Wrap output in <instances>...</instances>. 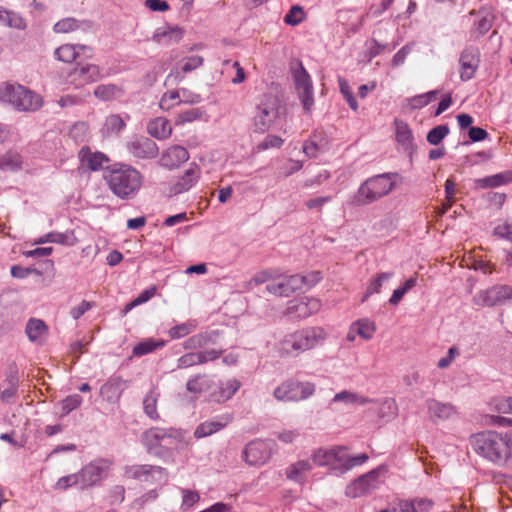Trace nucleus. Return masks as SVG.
Here are the masks:
<instances>
[{
    "instance_id": "7ed1b4c3",
    "label": "nucleus",
    "mask_w": 512,
    "mask_h": 512,
    "mask_svg": "<svg viewBox=\"0 0 512 512\" xmlns=\"http://www.w3.org/2000/svg\"><path fill=\"white\" fill-rule=\"evenodd\" d=\"M326 339L327 333L322 327H305L285 334L278 342V351L282 356L297 357L322 345Z\"/></svg>"
},
{
    "instance_id": "4c0bfd02",
    "label": "nucleus",
    "mask_w": 512,
    "mask_h": 512,
    "mask_svg": "<svg viewBox=\"0 0 512 512\" xmlns=\"http://www.w3.org/2000/svg\"><path fill=\"white\" fill-rule=\"evenodd\" d=\"M56 243L62 245H74L75 237L73 232H49L34 241V244Z\"/></svg>"
},
{
    "instance_id": "39448f33",
    "label": "nucleus",
    "mask_w": 512,
    "mask_h": 512,
    "mask_svg": "<svg viewBox=\"0 0 512 512\" xmlns=\"http://www.w3.org/2000/svg\"><path fill=\"white\" fill-rule=\"evenodd\" d=\"M105 179L111 192L122 200L134 198L143 184L142 174L129 165L114 167Z\"/></svg>"
},
{
    "instance_id": "20e7f679",
    "label": "nucleus",
    "mask_w": 512,
    "mask_h": 512,
    "mask_svg": "<svg viewBox=\"0 0 512 512\" xmlns=\"http://www.w3.org/2000/svg\"><path fill=\"white\" fill-rule=\"evenodd\" d=\"M397 173H382L366 179L351 200L353 206H367L389 195L396 188Z\"/></svg>"
},
{
    "instance_id": "cd10ccee",
    "label": "nucleus",
    "mask_w": 512,
    "mask_h": 512,
    "mask_svg": "<svg viewBox=\"0 0 512 512\" xmlns=\"http://www.w3.org/2000/svg\"><path fill=\"white\" fill-rule=\"evenodd\" d=\"M79 160L83 167L92 171L100 170L108 162L107 156L102 152H93L89 147H82L79 151Z\"/></svg>"
},
{
    "instance_id": "a19ab883",
    "label": "nucleus",
    "mask_w": 512,
    "mask_h": 512,
    "mask_svg": "<svg viewBox=\"0 0 512 512\" xmlns=\"http://www.w3.org/2000/svg\"><path fill=\"white\" fill-rule=\"evenodd\" d=\"M94 95L103 101H110L121 97L123 90L115 84H102L95 88Z\"/></svg>"
},
{
    "instance_id": "de8ad7c7",
    "label": "nucleus",
    "mask_w": 512,
    "mask_h": 512,
    "mask_svg": "<svg viewBox=\"0 0 512 512\" xmlns=\"http://www.w3.org/2000/svg\"><path fill=\"white\" fill-rule=\"evenodd\" d=\"M183 37L182 29L178 27L167 28L162 32H157L155 38L158 42L163 44H172L179 42Z\"/></svg>"
},
{
    "instance_id": "a18cd8bd",
    "label": "nucleus",
    "mask_w": 512,
    "mask_h": 512,
    "mask_svg": "<svg viewBox=\"0 0 512 512\" xmlns=\"http://www.w3.org/2000/svg\"><path fill=\"white\" fill-rule=\"evenodd\" d=\"M204 115L202 108H190L185 111L179 112L175 118V125L183 126L187 123H192L201 119Z\"/></svg>"
},
{
    "instance_id": "052dcab7",
    "label": "nucleus",
    "mask_w": 512,
    "mask_h": 512,
    "mask_svg": "<svg viewBox=\"0 0 512 512\" xmlns=\"http://www.w3.org/2000/svg\"><path fill=\"white\" fill-rule=\"evenodd\" d=\"M277 439L284 444H293L300 437L299 429H283L276 432Z\"/></svg>"
},
{
    "instance_id": "09e8293b",
    "label": "nucleus",
    "mask_w": 512,
    "mask_h": 512,
    "mask_svg": "<svg viewBox=\"0 0 512 512\" xmlns=\"http://www.w3.org/2000/svg\"><path fill=\"white\" fill-rule=\"evenodd\" d=\"M491 410L503 414H512V397H494L490 400Z\"/></svg>"
},
{
    "instance_id": "f8f14e48",
    "label": "nucleus",
    "mask_w": 512,
    "mask_h": 512,
    "mask_svg": "<svg viewBox=\"0 0 512 512\" xmlns=\"http://www.w3.org/2000/svg\"><path fill=\"white\" fill-rule=\"evenodd\" d=\"M471 27L469 30L470 39L478 40L493 26L495 15L492 7L482 6L477 10H472L468 14Z\"/></svg>"
},
{
    "instance_id": "ea45409f",
    "label": "nucleus",
    "mask_w": 512,
    "mask_h": 512,
    "mask_svg": "<svg viewBox=\"0 0 512 512\" xmlns=\"http://www.w3.org/2000/svg\"><path fill=\"white\" fill-rule=\"evenodd\" d=\"M396 127V141L402 146L405 151L413 149V135L409 126L400 120L395 121Z\"/></svg>"
},
{
    "instance_id": "5701e85b",
    "label": "nucleus",
    "mask_w": 512,
    "mask_h": 512,
    "mask_svg": "<svg viewBox=\"0 0 512 512\" xmlns=\"http://www.w3.org/2000/svg\"><path fill=\"white\" fill-rule=\"evenodd\" d=\"M125 474L133 479L148 481L149 478H155L158 481L166 480L165 470L160 466L153 465H133L125 468Z\"/></svg>"
},
{
    "instance_id": "aec40b11",
    "label": "nucleus",
    "mask_w": 512,
    "mask_h": 512,
    "mask_svg": "<svg viewBox=\"0 0 512 512\" xmlns=\"http://www.w3.org/2000/svg\"><path fill=\"white\" fill-rule=\"evenodd\" d=\"M101 78L100 69L95 64H87L73 69L69 75V83L75 88H81Z\"/></svg>"
},
{
    "instance_id": "774afa93",
    "label": "nucleus",
    "mask_w": 512,
    "mask_h": 512,
    "mask_svg": "<svg viewBox=\"0 0 512 512\" xmlns=\"http://www.w3.org/2000/svg\"><path fill=\"white\" fill-rule=\"evenodd\" d=\"M494 235L512 242V223L499 224L494 228Z\"/></svg>"
},
{
    "instance_id": "bf43d9fd",
    "label": "nucleus",
    "mask_w": 512,
    "mask_h": 512,
    "mask_svg": "<svg viewBox=\"0 0 512 512\" xmlns=\"http://www.w3.org/2000/svg\"><path fill=\"white\" fill-rule=\"evenodd\" d=\"M209 342L207 334H197L188 338L184 343L183 347L186 350H195L205 346Z\"/></svg>"
},
{
    "instance_id": "e2e57ef3",
    "label": "nucleus",
    "mask_w": 512,
    "mask_h": 512,
    "mask_svg": "<svg viewBox=\"0 0 512 512\" xmlns=\"http://www.w3.org/2000/svg\"><path fill=\"white\" fill-rule=\"evenodd\" d=\"M82 401V397L78 394L67 396L61 403L63 413L69 414L73 410L77 409L82 404Z\"/></svg>"
},
{
    "instance_id": "0eeeda50",
    "label": "nucleus",
    "mask_w": 512,
    "mask_h": 512,
    "mask_svg": "<svg viewBox=\"0 0 512 512\" xmlns=\"http://www.w3.org/2000/svg\"><path fill=\"white\" fill-rule=\"evenodd\" d=\"M315 391L314 383L289 378L274 389L273 397L278 402H300L313 396Z\"/></svg>"
},
{
    "instance_id": "4d7b16f0",
    "label": "nucleus",
    "mask_w": 512,
    "mask_h": 512,
    "mask_svg": "<svg viewBox=\"0 0 512 512\" xmlns=\"http://www.w3.org/2000/svg\"><path fill=\"white\" fill-rule=\"evenodd\" d=\"M338 84H339V90H340L341 94L344 96V98L346 99L349 107L352 110L356 111L358 109V103H357L355 97L353 96V93L350 89L348 81L342 77H338Z\"/></svg>"
},
{
    "instance_id": "b1692460",
    "label": "nucleus",
    "mask_w": 512,
    "mask_h": 512,
    "mask_svg": "<svg viewBox=\"0 0 512 512\" xmlns=\"http://www.w3.org/2000/svg\"><path fill=\"white\" fill-rule=\"evenodd\" d=\"M201 175L200 168L193 164L179 176L170 187V193L173 195L182 194L189 191L199 181Z\"/></svg>"
},
{
    "instance_id": "0e129e2a",
    "label": "nucleus",
    "mask_w": 512,
    "mask_h": 512,
    "mask_svg": "<svg viewBox=\"0 0 512 512\" xmlns=\"http://www.w3.org/2000/svg\"><path fill=\"white\" fill-rule=\"evenodd\" d=\"M89 132V127H88V124L85 123V122H77L75 123L71 130H70V136L75 140V141H84L87 134Z\"/></svg>"
},
{
    "instance_id": "f704fd0d",
    "label": "nucleus",
    "mask_w": 512,
    "mask_h": 512,
    "mask_svg": "<svg viewBox=\"0 0 512 512\" xmlns=\"http://www.w3.org/2000/svg\"><path fill=\"white\" fill-rule=\"evenodd\" d=\"M87 49L90 50V48L85 45L64 44L55 50L54 55L59 61L72 63L79 56L80 51Z\"/></svg>"
},
{
    "instance_id": "864d4df0",
    "label": "nucleus",
    "mask_w": 512,
    "mask_h": 512,
    "mask_svg": "<svg viewBox=\"0 0 512 512\" xmlns=\"http://www.w3.org/2000/svg\"><path fill=\"white\" fill-rule=\"evenodd\" d=\"M449 127L447 124L438 125L432 128L427 134V141L431 145H439L442 140L449 134Z\"/></svg>"
},
{
    "instance_id": "6e6552de",
    "label": "nucleus",
    "mask_w": 512,
    "mask_h": 512,
    "mask_svg": "<svg viewBox=\"0 0 512 512\" xmlns=\"http://www.w3.org/2000/svg\"><path fill=\"white\" fill-rule=\"evenodd\" d=\"M279 115L278 100L269 95L265 96L257 106L253 119V126L256 132L264 133L274 124Z\"/></svg>"
},
{
    "instance_id": "c9c22d12",
    "label": "nucleus",
    "mask_w": 512,
    "mask_h": 512,
    "mask_svg": "<svg viewBox=\"0 0 512 512\" xmlns=\"http://www.w3.org/2000/svg\"><path fill=\"white\" fill-rule=\"evenodd\" d=\"M0 24L17 30H25L27 28L26 20L17 12L7 10L0 6Z\"/></svg>"
},
{
    "instance_id": "6e6d98bb",
    "label": "nucleus",
    "mask_w": 512,
    "mask_h": 512,
    "mask_svg": "<svg viewBox=\"0 0 512 512\" xmlns=\"http://www.w3.org/2000/svg\"><path fill=\"white\" fill-rule=\"evenodd\" d=\"M196 328V324L192 321L182 323L172 327L168 334L172 339H179L192 333Z\"/></svg>"
},
{
    "instance_id": "6ab92c4d",
    "label": "nucleus",
    "mask_w": 512,
    "mask_h": 512,
    "mask_svg": "<svg viewBox=\"0 0 512 512\" xmlns=\"http://www.w3.org/2000/svg\"><path fill=\"white\" fill-rule=\"evenodd\" d=\"M428 417L433 423H439L451 420L457 417V408L449 402H441L434 398H429L425 402Z\"/></svg>"
},
{
    "instance_id": "473e14b6",
    "label": "nucleus",
    "mask_w": 512,
    "mask_h": 512,
    "mask_svg": "<svg viewBox=\"0 0 512 512\" xmlns=\"http://www.w3.org/2000/svg\"><path fill=\"white\" fill-rule=\"evenodd\" d=\"M230 421L229 417H220L219 419L208 420L197 426L194 432L196 438H203L212 435L223 429Z\"/></svg>"
},
{
    "instance_id": "c85d7f7f",
    "label": "nucleus",
    "mask_w": 512,
    "mask_h": 512,
    "mask_svg": "<svg viewBox=\"0 0 512 512\" xmlns=\"http://www.w3.org/2000/svg\"><path fill=\"white\" fill-rule=\"evenodd\" d=\"M92 28L89 20H78L74 17H67L59 20L53 26L55 33H71L74 31L88 32Z\"/></svg>"
},
{
    "instance_id": "ddd939ff",
    "label": "nucleus",
    "mask_w": 512,
    "mask_h": 512,
    "mask_svg": "<svg viewBox=\"0 0 512 512\" xmlns=\"http://www.w3.org/2000/svg\"><path fill=\"white\" fill-rule=\"evenodd\" d=\"M112 462L108 459H96L83 467L79 472L81 478V489L92 487L106 477Z\"/></svg>"
},
{
    "instance_id": "4468645a",
    "label": "nucleus",
    "mask_w": 512,
    "mask_h": 512,
    "mask_svg": "<svg viewBox=\"0 0 512 512\" xmlns=\"http://www.w3.org/2000/svg\"><path fill=\"white\" fill-rule=\"evenodd\" d=\"M271 455V443L264 440L251 441L242 452L244 461L251 466L265 464L271 458Z\"/></svg>"
},
{
    "instance_id": "2eb2a0df",
    "label": "nucleus",
    "mask_w": 512,
    "mask_h": 512,
    "mask_svg": "<svg viewBox=\"0 0 512 512\" xmlns=\"http://www.w3.org/2000/svg\"><path fill=\"white\" fill-rule=\"evenodd\" d=\"M322 303L318 298L302 297L288 302L285 313L295 319H306L320 311Z\"/></svg>"
},
{
    "instance_id": "58836bf2",
    "label": "nucleus",
    "mask_w": 512,
    "mask_h": 512,
    "mask_svg": "<svg viewBox=\"0 0 512 512\" xmlns=\"http://www.w3.org/2000/svg\"><path fill=\"white\" fill-rule=\"evenodd\" d=\"M25 333L31 342H38L46 336L48 327L43 320L31 318L26 324Z\"/></svg>"
},
{
    "instance_id": "f03ea898",
    "label": "nucleus",
    "mask_w": 512,
    "mask_h": 512,
    "mask_svg": "<svg viewBox=\"0 0 512 512\" xmlns=\"http://www.w3.org/2000/svg\"><path fill=\"white\" fill-rule=\"evenodd\" d=\"M312 462L321 467H328L330 472L341 476L356 466L364 464L368 459L365 453L350 456L345 446L318 448L313 451Z\"/></svg>"
},
{
    "instance_id": "79ce46f5",
    "label": "nucleus",
    "mask_w": 512,
    "mask_h": 512,
    "mask_svg": "<svg viewBox=\"0 0 512 512\" xmlns=\"http://www.w3.org/2000/svg\"><path fill=\"white\" fill-rule=\"evenodd\" d=\"M166 342L164 340H154L152 338H147L143 341H140L133 347V355L137 357L144 356L149 354L159 348L164 347Z\"/></svg>"
},
{
    "instance_id": "7c9ffc66",
    "label": "nucleus",
    "mask_w": 512,
    "mask_h": 512,
    "mask_svg": "<svg viewBox=\"0 0 512 512\" xmlns=\"http://www.w3.org/2000/svg\"><path fill=\"white\" fill-rule=\"evenodd\" d=\"M312 468V463L309 460H298L286 468L285 475L290 481L302 484L305 482L307 475L312 471Z\"/></svg>"
},
{
    "instance_id": "603ef678",
    "label": "nucleus",
    "mask_w": 512,
    "mask_h": 512,
    "mask_svg": "<svg viewBox=\"0 0 512 512\" xmlns=\"http://www.w3.org/2000/svg\"><path fill=\"white\" fill-rule=\"evenodd\" d=\"M21 156L17 152H8L0 159V169L14 171L20 168Z\"/></svg>"
},
{
    "instance_id": "13d9d810",
    "label": "nucleus",
    "mask_w": 512,
    "mask_h": 512,
    "mask_svg": "<svg viewBox=\"0 0 512 512\" xmlns=\"http://www.w3.org/2000/svg\"><path fill=\"white\" fill-rule=\"evenodd\" d=\"M180 100V92L178 90H172L165 92L159 102V106L162 110H170L174 106L179 105L177 103Z\"/></svg>"
},
{
    "instance_id": "c756f323",
    "label": "nucleus",
    "mask_w": 512,
    "mask_h": 512,
    "mask_svg": "<svg viewBox=\"0 0 512 512\" xmlns=\"http://www.w3.org/2000/svg\"><path fill=\"white\" fill-rule=\"evenodd\" d=\"M215 381L212 376L207 374H196L189 378L186 383V390L194 395L202 394L204 392L213 391Z\"/></svg>"
},
{
    "instance_id": "393cba45",
    "label": "nucleus",
    "mask_w": 512,
    "mask_h": 512,
    "mask_svg": "<svg viewBox=\"0 0 512 512\" xmlns=\"http://www.w3.org/2000/svg\"><path fill=\"white\" fill-rule=\"evenodd\" d=\"M142 442L152 452L157 447L172 444L173 434L172 431L163 428H151L143 433Z\"/></svg>"
},
{
    "instance_id": "72a5a7b5",
    "label": "nucleus",
    "mask_w": 512,
    "mask_h": 512,
    "mask_svg": "<svg viewBox=\"0 0 512 512\" xmlns=\"http://www.w3.org/2000/svg\"><path fill=\"white\" fill-rule=\"evenodd\" d=\"M372 400L362 396L358 393L343 390L337 394L330 400L329 406L332 407L333 404L343 403L344 405H365L370 403Z\"/></svg>"
},
{
    "instance_id": "8fccbe9b",
    "label": "nucleus",
    "mask_w": 512,
    "mask_h": 512,
    "mask_svg": "<svg viewBox=\"0 0 512 512\" xmlns=\"http://www.w3.org/2000/svg\"><path fill=\"white\" fill-rule=\"evenodd\" d=\"M398 407L394 399L388 398L380 403L378 415L380 418L391 420L396 417Z\"/></svg>"
},
{
    "instance_id": "49530a36",
    "label": "nucleus",
    "mask_w": 512,
    "mask_h": 512,
    "mask_svg": "<svg viewBox=\"0 0 512 512\" xmlns=\"http://www.w3.org/2000/svg\"><path fill=\"white\" fill-rule=\"evenodd\" d=\"M159 393L155 389H151L143 400V407L145 414L151 419L159 417L157 412V401Z\"/></svg>"
},
{
    "instance_id": "f3484780",
    "label": "nucleus",
    "mask_w": 512,
    "mask_h": 512,
    "mask_svg": "<svg viewBox=\"0 0 512 512\" xmlns=\"http://www.w3.org/2000/svg\"><path fill=\"white\" fill-rule=\"evenodd\" d=\"M480 50L475 46H467L460 53V79L464 82L474 78L480 65Z\"/></svg>"
},
{
    "instance_id": "e433bc0d",
    "label": "nucleus",
    "mask_w": 512,
    "mask_h": 512,
    "mask_svg": "<svg viewBox=\"0 0 512 512\" xmlns=\"http://www.w3.org/2000/svg\"><path fill=\"white\" fill-rule=\"evenodd\" d=\"M147 130L157 139H166L171 135L172 127L166 118L157 117L148 123Z\"/></svg>"
},
{
    "instance_id": "c03bdc74",
    "label": "nucleus",
    "mask_w": 512,
    "mask_h": 512,
    "mask_svg": "<svg viewBox=\"0 0 512 512\" xmlns=\"http://www.w3.org/2000/svg\"><path fill=\"white\" fill-rule=\"evenodd\" d=\"M125 126L126 123L121 116L117 114H112L106 117L105 123L101 131L104 136H109L113 134H118L122 129H124Z\"/></svg>"
},
{
    "instance_id": "a211bd4d",
    "label": "nucleus",
    "mask_w": 512,
    "mask_h": 512,
    "mask_svg": "<svg viewBox=\"0 0 512 512\" xmlns=\"http://www.w3.org/2000/svg\"><path fill=\"white\" fill-rule=\"evenodd\" d=\"M204 63V58L200 55H190L180 59L176 65L171 69L166 77L165 83L179 84L184 80L185 75L197 68L201 67Z\"/></svg>"
},
{
    "instance_id": "1a4fd4ad",
    "label": "nucleus",
    "mask_w": 512,
    "mask_h": 512,
    "mask_svg": "<svg viewBox=\"0 0 512 512\" xmlns=\"http://www.w3.org/2000/svg\"><path fill=\"white\" fill-rule=\"evenodd\" d=\"M509 301H512V286L504 284L480 290L473 296V303L481 307L500 306Z\"/></svg>"
},
{
    "instance_id": "5fc2aeb1",
    "label": "nucleus",
    "mask_w": 512,
    "mask_h": 512,
    "mask_svg": "<svg viewBox=\"0 0 512 512\" xmlns=\"http://www.w3.org/2000/svg\"><path fill=\"white\" fill-rule=\"evenodd\" d=\"M201 365V355L198 352H188L177 359V369H187Z\"/></svg>"
},
{
    "instance_id": "9d476101",
    "label": "nucleus",
    "mask_w": 512,
    "mask_h": 512,
    "mask_svg": "<svg viewBox=\"0 0 512 512\" xmlns=\"http://www.w3.org/2000/svg\"><path fill=\"white\" fill-rule=\"evenodd\" d=\"M387 471L385 465L369 471L360 476L346 487L345 494L351 498L361 497L375 490L380 484V475Z\"/></svg>"
},
{
    "instance_id": "bb28decb",
    "label": "nucleus",
    "mask_w": 512,
    "mask_h": 512,
    "mask_svg": "<svg viewBox=\"0 0 512 512\" xmlns=\"http://www.w3.org/2000/svg\"><path fill=\"white\" fill-rule=\"evenodd\" d=\"M189 159V153L186 148L174 145L169 147L162 154L160 158L161 166L173 169L180 166L182 163L186 162Z\"/></svg>"
},
{
    "instance_id": "2f4dec72",
    "label": "nucleus",
    "mask_w": 512,
    "mask_h": 512,
    "mask_svg": "<svg viewBox=\"0 0 512 512\" xmlns=\"http://www.w3.org/2000/svg\"><path fill=\"white\" fill-rule=\"evenodd\" d=\"M125 388V382L120 377H112L100 388V395L108 402H116L120 399Z\"/></svg>"
},
{
    "instance_id": "37998d69",
    "label": "nucleus",
    "mask_w": 512,
    "mask_h": 512,
    "mask_svg": "<svg viewBox=\"0 0 512 512\" xmlns=\"http://www.w3.org/2000/svg\"><path fill=\"white\" fill-rule=\"evenodd\" d=\"M393 275V272H382L377 274V276L373 278L370 281L369 285L367 286V289L365 291L363 298L361 299V302H365L373 294L380 293L383 284L387 282L389 279H391Z\"/></svg>"
},
{
    "instance_id": "3c124183",
    "label": "nucleus",
    "mask_w": 512,
    "mask_h": 512,
    "mask_svg": "<svg viewBox=\"0 0 512 512\" xmlns=\"http://www.w3.org/2000/svg\"><path fill=\"white\" fill-rule=\"evenodd\" d=\"M353 325L356 328L357 334L365 340L371 339L376 331L374 322L368 319L358 320Z\"/></svg>"
},
{
    "instance_id": "4be33fe9",
    "label": "nucleus",
    "mask_w": 512,
    "mask_h": 512,
    "mask_svg": "<svg viewBox=\"0 0 512 512\" xmlns=\"http://www.w3.org/2000/svg\"><path fill=\"white\" fill-rule=\"evenodd\" d=\"M330 140L323 131H314L302 147L303 153L309 158H317L329 150Z\"/></svg>"
},
{
    "instance_id": "f257e3e1",
    "label": "nucleus",
    "mask_w": 512,
    "mask_h": 512,
    "mask_svg": "<svg viewBox=\"0 0 512 512\" xmlns=\"http://www.w3.org/2000/svg\"><path fill=\"white\" fill-rule=\"evenodd\" d=\"M470 444L473 451L498 466H504L512 458L509 431H484L472 435Z\"/></svg>"
},
{
    "instance_id": "680f3d73",
    "label": "nucleus",
    "mask_w": 512,
    "mask_h": 512,
    "mask_svg": "<svg viewBox=\"0 0 512 512\" xmlns=\"http://www.w3.org/2000/svg\"><path fill=\"white\" fill-rule=\"evenodd\" d=\"M304 18L303 9L300 6H293L284 17L286 24L296 26L302 22Z\"/></svg>"
},
{
    "instance_id": "423d86ee",
    "label": "nucleus",
    "mask_w": 512,
    "mask_h": 512,
    "mask_svg": "<svg viewBox=\"0 0 512 512\" xmlns=\"http://www.w3.org/2000/svg\"><path fill=\"white\" fill-rule=\"evenodd\" d=\"M0 101L25 112L36 111L43 105L40 95L19 84L0 86Z\"/></svg>"
},
{
    "instance_id": "69168bd1",
    "label": "nucleus",
    "mask_w": 512,
    "mask_h": 512,
    "mask_svg": "<svg viewBox=\"0 0 512 512\" xmlns=\"http://www.w3.org/2000/svg\"><path fill=\"white\" fill-rule=\"evenodd\" d=\"M77 484H81V478H80L79 473L70 474V475L63 476V477L59 478L56 483V488L66 490L69 487H72Z\"/></svg>"
},
{
    "instance_id": "338daca9",
    "label": "nucleus",
    "mask_w": 512,
    "mask_h": 512,
    "mask_svg": "<svg viewBox=\"0 0 512 512\" xmlns=\"http://www.w3.org/2000/svg\"><path fill=\"white\" fill-rule=\"evenodd\" d=\"M301 290L304 288H311L321 281L322 275L319 271H312L305 275L300 274Z\"/></svg>"
},
{
    "instance_id": "9b49d317",
    "label": "nucleus",
    "mask_w": 512,
    "mask_h": 512,
    "mask_svg": "<svg viewBox=\"0 0 512 512\" xmlns=\"http://www.w3.org/2000/svg\"><path fill=\"white\" fill-rule=\"evenodd\" d=\"M295 87L304 111L309 113L314 105L313 84L311 77L301 62L292 69Z\"/></svg>"
},
{
    "instance_id": "dca6fc26",
    "label": "nucleus",
    "mask_w": 512,
    "mask_h": 512,
    "mask_svg": "<svg viewBox=\"0 0 512 512\" xmlns=\"http://www.w3.org/2000/svg\"><path fill=\"white\" fill-rule=\"evenodd\" d=\"M300 274L277 276L266 285V290L278 297H289L301 290Z\"/></svg>"
},
{
    "instance_id": "a878e982",
    "label": "nucleus",
    "mask_w": 512,
    "mask_h": 512,
    "mask_svg": "<svg viewBox=\"0 0 512 512\" xmlns=\"http://www.w3.org/2000/svg\"><path fill=\"white\" fill-rule=\"evenodd\" d=\"M241 385V382L236 378H230L220 382L218 386L210 392L209 399L216 403H224L237 393Z\"/></svg>"
},
{
    "instance_id": "412c9836",
    "label": "nucleus",
    "mask_w": 512,
    "mask_h": 512,
    "mask_svg": "<svg viewBox=\"0 0 512 512\" xmlns=\"http://www.w3.org/2000/svg\"><path fill=\"white\" fill-rule=\"evenodd\" d=\"M126 147L129 153L138 159H153L159 152L155 141L144 136L132 139Z\"/></svg>"
}]
</instances>
